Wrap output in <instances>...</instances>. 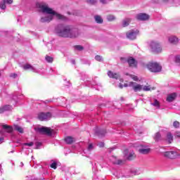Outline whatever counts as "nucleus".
<instances>
[{
	"instance_id": "obj_1",
	"label": "nucleus",
	"mask_w": 180,
	"mask_h": 180,
	"mask_svg": "<svg viewBox=\"0 0 180 180\" xmlns=\"http://www.w3.org/2000/svg\"><path fill=\"white\" fill-rule=\"evenodd\" d=\"M37 8H39L41 9V12L43 13H47L48 16L42 17L40 20V22L41 23H49L53 20V18L54 16H56V19H58L59 20H66L67 18L60 13H58L57 12L53 11L51 8H49L46 5H44L41 3H37L36 4Z\"/></svg>"
},
{
	"instance_id": "obj_2",
	"label": "nucleus",
	"mask_w": 180,
	"mask_h": 180,
	"mask_svg": "<svg viewBox=\"0 0 180 180\" xmlns=\"http://www.w3.org/2000/svg\"><path fill=\"white\" fill-rule=\"evenodd\" d=\"M56 32L60 37L74 39L79 36V30L71 28L70 26L64 24H58L56 27Z\"/></svg>"
},
{
	"instance_id": "obj_3",
	"label": "nucleus",
	"mask_w": 180,
	"mask_h": 180,
	"mask_svg": "<svg viewBox=\"0 0 180 180\" xmlns=\"http://www.w3.org/2000/svg\"><path fill=\"white\" fill-rule=\"evenodd\" d=\"M147 68L150 72H160L162 70V67L158 63H149L147 65Z\"/></svg>"
},
{
	"instance_id": "obj_4",
	"label": "nucleus",
	"mask_w": 180,
	"mask_h": 180,
	"mask_svg": "<svg viewBox=\"0 0 180 180\" xmlns=\"http://www.w3.org/2000/svg\"><path fill=\"white\" fill-rule=\"evenodd\" d=\"M150 49L153 53H161L162 50L161 45L155 41H152L150 43Z\"/></svg>"
},
{
	"instance_id": "obj_5",
	"label": "nucleus",
	"mask_w": 180,
	"mask_h": 180,
	"mask_svg": "<svg viewBox=\"0 0 180 180\" xmlns=\"http://www.w3.org/2000/svg\"><path fill=\"white\" fill-rule=\"evenodd\" d=\"M38 119L41 122H44L46 120H50L51 119V112H40L38 114Z\"/></svg>"
},
{
	"instance_id": "obj_6",
	"label": "nucleus",
	"mask_w": 180,
	"mask_h": 180,
	"mask_svg": "<svg viewBox=\"0 0 180 180\" xmlns=\"http://www.w3.org/2000/svg\"><path fill=\"white\" fill-rule=\"evenodd\" d=\"M2 127L4 130L0 131V136L2 137H5L6 136V133H12L13 131V128L12 127L8 126V124H3Z\"/></svg>"
},
{
	"instance_id": "obj_7",
	"label": "nucleus",
	"mask_w": 180,
	"mask_h": 180,
	"mask_svg": "<svg viewBox=\"0 0 180 180\" xmlns=\"http://www.w3.org/2000/svg\"><path fill=\"white\" fill-rule=\"evenodd\" d=\"M37 131L38 133H41L42 134H47L48 136H51L53 134V131H51V129L46 127H38L37 128Z\"/></svg>"
},
{
	"instance_id": "obj_8",
	"label": "nucleus",
	"mask_w": 180,
	"mask_h": 180,
	"mask_svg": "<svg viewBox=\"0 0 180 180\" xmlns=\"http://www.w3.org/2000/svg\"><path fill=\"white\" fill-rule=\"evenodd\" d=\"M164 157L165 158H169L170 160H175L176 157H178L179 154L176 153V151L170 150V151H166L163 153Z\"/></svg>"
},
{
	"instance_id": "obj_9",
	"label": "nucleus",
	"mask_w": 180,
	"mask_h": 180,
	"mask_svg": "<svg viewBox=\"0 0 180 180\" xmlns=\"http://www.w3.org/2000/svg\"><path fill=\"white\" fill-rule=\"evenodd\" d=\"M137 34H139V30H131L126 33V36L129 40H136Z\"/></svg>"
},
{
	"instance_id": "obj_10",
	"label": "nucleus",
	"mask_w": 180,
	"mask_h": 180,
	"mask_svg": "<svg viewBox=\"0 0 180 180\" xmlns=\"http://www.w3.org/2000/svg\"><path fill=\"white\" fill-rule=\"evenodd\" d=\"M129 86L132 88L134 92H140L143 89V85L139 84L134 82H130Z\"/></svg>"
},
{
	"instance_id": "obj_11",
	"label": "nucleus",
	"mask_w": 180,
	"mask_h": 180,
	"mask_svg": "<svg viewBox=\"0 0 180 180\" xmlns=\"http://www.w3.org/2000/svg\"><path fill=\"white\" fill-rule=\"evenodd\" d=\"M94 133L96 136H98V137H105V134H106V129H101L98 127H96L94 129Z\"/></svg>"
},
{
	"instance_id": "obj_12",
	"label": "nucleus",
	"mask_w": 180,
	"mask_h": 180,
	"mask_svg": "<svg viewBox=\"0 0 180 180\" xmlns=\"http://www.w3.org/2000/svg\"><path fill=\"white\" fill-rule=\"evenodd\" d=\"M150 16L144 13H139L136 15V19L138 20H148Z\"/></svg>"
},
{
	"instance_id": "obj_13",
	"label": "nucleus",
	"mask_w": 180,
	"mask_h": 180,
	"mask_svg": "<svg viewBox=\"0 0 180 180\" xmlns=\"http://www.w3.org/2000/svg\"><path fill=\"white\" fill-rule=\"evenodd\" d=\"M9 110H12V105H5L0 108V114L5 113V112H9Z\"/></svg>"
},
{
	"instance_id": "obj_14",
	"label": "nucleus",
	"mask_w": 180,
	"mask_h": 180,
	"mask_svg": "<svg viewBox=\"0 0 180 180\" xmlns=\"http://www.w3.org/2000/svg\"><path fill=\"white\" fill-rule=\"evenodd\" d=\"M141 148L139 149V153H140V154H149L150 151H151V149L146 148V146L141 145Z\"/></svg>"
},
{
	"instance_id": "obj_15",
	"label": "nucleus",
	"mask_w": 180,
	"mask_h": 180,
	"mask_svg": "<svg viewBox=\"0 0 180 180\" xmlns=\"http://www.w3.org/2000/svg\"><path fill=\"white\" fill-rule=\"evenodd\" d=\"M176 99V93H172L167 97V102H174V100Z\"/></svg>"
},
{
	"instance_id": "obj_16",
	"label": "nucleus",
	"mask_w": 180,
	"mask_h": 180,
	"mask_svg": "<svg viewBox=\"0 0 180 180\" xmlns=\"http://www.w3.org/2000/svg\"><path fill=\"white\" fill-rule=\"evenodd\" d=\"M108 75L109 78H113L114 79H119L120 78V76L117 73H113V72L109 70L108 72Z\"/></svg>"
},
{
	"instance_id": "obj_17",
	"label": "nucleus",
	"mask_w": 180,
	"mask_h": 180,
	"mask_svg": "<svg viewBox=\"0 0 180 180\" xmlns=\"http://www.w3.org/2000/svg\"><path fill=\"white\" fill-rule=\"evenodd\" d=\"M166 141H167L169 144H171V143L174 141V136L171 132H167L166 136Z\"/></svg>"
},
{
	"instance_id": "obj_18",
	"label": "nucleus",
	"mask_w": 180,
	"mask_h": 180,
	"mask_svg": "<svg viewBox=\"0 0 180 180\" xmlns=\"http://www.w3.org/2000/svg\"><path fill=\"white\" fill-rule=\"evenodd\" d=\"M24 70H31L33 72H37V70L34 68L32 65L30 64H26L23 66Z\"/></svg>"
},
{
	"instance_id": "obj_19",
	"label": "nucleus",
	"mask_w": 180,
	"mask_h": 180,
	"mask_svg": "<svg viewBox=\"0 0 180 180\" xmlns=\"http://www.w3.org/2000/svg\"><path fill=\"white\" fill-rule=\"evenodd\" d=\"M127 63L130 67H136V59L130 57L127 60Z\"/></svg>"
},
{
	"instance_id": "obj_20",
	"label": "nucleus",
	"mask_w": 180,
	"mask_h": 180,
	"mask_svg": "<svg viewBox=\"0 0 180 180\" xmlns=\"http://www.w3.org/2000/svg\"><path fill=\"white\" fill-rule=\"evenodd\" d=\"M169 41L172 44H178V41H179V40L178 39V38L176 37L172 36V37H169Z\"/></svg>"
},
{
	"instance_id": "obj_21",
	"label": "nucleus",
	"mask_w": 180,
	"mask_h": 180,
	"mask_svg": "<svg viewBox=\"0 0 180 180\" xmlns=\"http://www.w3.org/2000/svg\"><path fill=\"white\" fill-rule=\"evenodd\" d=\"M155 141L158 143V141H161L162 140V137L161 136V134L160 132H156L155 136H153Z\"/></svg>"
},
{
	"instance_id": "obj_22",
	"label": "nucleus",
	"mask_w": 180,
	"mask_h": 180,
	"mask_svg": "<svg viewBox=\"0 0 180 180\" xmlns=\"http://www.w3.org/2000/svg\"><path fill=\"white\" fill-rule=\"evenodd\" d=\"M65 141L67 144H72L75 141V139L72 136H67L65 138Z\"/></svg>"
},
{
	"instance_id": "obj_23",
	"label": "nucleus",
	"mask_w": 180,
	"mask_h": 180,
	"mask_svg": "<svg viewBox=\"0 0 180 180\" xmlns=\"http://www.w3.org/2000/svg\"><path fill=\"white\" fill-rule=\"evenodd\" d=\"M131 21V20L130 18H125L124 20H122V27H127V26L130 25Z\"/></svg>"
},
{
	"instance_id": "obj_24",
	"label": "nucleus",
	"mask_w": 180,
	"mask_h": 180,
	"mask_svg": "<svg viewBox=\"0 0 180 180\" xmlns=\"http://www.w3.org/2000/svg\"><path fill=\"white\" fill-rule=\"evenodd\" d=\"M94 19L96 23H103V19H102V17H101L100 15H96L94 17Z\"/></svg>"
},
{
	"instance_id": "obj_25",
	"label": "nucleus",
	"mask_w": 180,
	"mask_h": 180,
	"mask_svg": "<svg viewBox=\"0 0 180 180\" xmlns=\"http://www.w3.org/2000/svg\"><path fill=\"white\" fill-rule=\"evenodd\" d=\"M14 130H16L17 131H18V133L23 134V128H22V127H20L19 125H15Z\"/></svg>"
},
{
	"instance_id": "obj_26",
	"label": "nucleus",
	"mask_w": 180,
	"mask_h": 180,
	"mask_svg": "<svg viewBox=\"0 0 180 180\" xmlns=\"http://www.w3.org/2000/svg\"><path fill=\"white\" fill-rule=\"evenodd\" d=\"M151 105L153 106H155V108H157L158 109H160V102L157 100L155 99V101L153 103H151Z\"/></svg>"
},
{
	"instance_id": "obj_27",
	"label": "nucleus",
	"mask_w": 180,
	"mask_h": 180,
	"mask_svg": "<svg viewBox=\"0 0 180 180\" xmlns=\"http://www.w3.org/2000/svg\"><path fill=\"white\" fill-rule=\"evenodd\" d=\"M75 50H77L78 51H82L84 50V46L81 45H76L74 46Z\"/></svg>"
},
{
	"instance_id": "obj_28",
	"label": "nucleus",
	"mask_w": 180,
	"mask_h": 180,
	"mask_svg": "<svg viewBox=\"0 0 180 180\" xmlns=\"http://www.w3.org/2000/svg\"><path fill=\"white\" fill-rule=\"evenodd\" d=\"M45 60H46V61H47V63H53V61L54 60L53 57L49 56L47 55L45 57Z\"/></svg>"
},
{
	"instance_id": "obj_29",
	"label": "nucleus",
	"mask_w": 180,
	"mask_h": 180,
	"mask_svg": "<svg viewBox=\"0 0 180 180\" xmlns=\"http://www.w3.org/2000/svg\"><path fill=\"white\" fill-rule=\"evenodd\" d=\"M51 164L50 165L51 168L53 169H57V162H54V160H51Z\"/></svg>"
},
{
	"instance_id": "obj_30",
	"label": "nucleus",
	"mask_w": 180,
	"mask_h": 180,
	"mask_svg": "<svg viewBox=\"0 0 180 180\" xmlns=\"http://www.w3.org/2000/svg\"><path fill=\"white\" fill-rule=\"evenodd\" d=\"M95 60H96V61H99L100 63L103 62V58L99 55L95 56Z\"/></svg>"
},
{
	"instance_id": "obj_31",
	"label": "nucleus",
	"mask_w": 180,
	"mask_h": 180,
	"mask_svg": "<svg viewBox=\"0 0 180 180\" xmlns=\"http://www.w3.org/2000/svg\"><path fill=\"white\" fill-rule=\"evenodd\" d=\"M87 4H89L90 5H95L97 4L98 0H86Z\"/></svg>"
},
{
	"instance_id": "obj_32",
	"label": "nucleus",
	"mask_w": 180,
	"mask_h": 180,
	"mask_svg": "<svg viewBox=\"0 0 180 180\" xmlns=\"http://www.w3.org/2000/svg\"><path fill=\"white\" fill-rule=\"evenodd\" d=\"M41 146H43V143L41 142H36L35 143V148H36V150L40 149V147H41Z\"/></svg>"
},
{
	"instance_id": "obj_33",
	"label": "nucleus",
	"mask_w": 180,
	"mask_h": 180,
	"mask_svg": "<svg viewBox=\"0 0 180 180\" xmlns=\"http://www.w3.org/2000/svg\"><path fill=\"white\" fill-rule=\"evenodd\" d=\"M5 4L6 3L4 1H1V3H0V8L1 9H3V10L6 9V5Z\"/></svg>"
},
{
	"instance_id": "obj_34",
	"label": "nucleus",
	"mask_w": 180,
	"mask_h": 180,
	"mask_svg": "<svg viewBox=\"0 0 180 180\" xmlns=\"http://www.w3.org/2000/svg\"><path fill=\"white\" fill-rule=\"evenodd\" d=\"M115 19H116L115 15H108L107 17V20H108L109 22H112V20H115Z\"/></svg>"
},
{
	"instance_id": "obj_35",
	"label": "nucleus",
	"mask_w": 180,
	"mask_h": 180,
	"mask_svg": "<svg viewBox=\"0 0 180 180\" xmlns=\"http://www.w3.org/2000/svg\"><path fill=\"white\" fill-rule=\"evenodd\" d=\"M143 91H151V86H144L143 87H142Z\"/></svg>"
},
{
	"instance_id": "obj_36",
	"label": "nucleus",
	"mask_w": 180,
	"mask_h": 180,
	"mask_svg": "<svg viewBox=\"0 0 180 180\" xmlns=\"http://www.w3.org/2000/svg\"><path fill=\"white\" fill-rule=\"evenodd\" d=\"M173 126H174V127H175L176 129H179V122H178V121H174V122H173Z\"/></svg>"
},
{
	"instance_id": "obj_37",
	"label": "nucleus",
	"mask_w": 180,
	"mask_h": 180,
	"mask_svg": "<svg viewBox=\"0 0 180 180\" xmlns=\"http://www.w3.org/2000/svg\"><path fill=\"white\" fill-rule=\"evenodd\" d=\"M110 1H113V0H100V2L101 4H103V5H105L106 4H109Z\"/></svg>"
},
{
	"instance_id": "obj_38",
	"label": "nucleus",
	"mask_w": 180,
	"mask_h": 180,
	"mask_svg": "<svg viewBox=\"0 0 180 180\" xmlns=\"http://www.w3.org/2000/svg\"><path fill=\"white\" fill-rule=\"evenodd\" d=\"M175 63L180 65V56H176L175 57Z\"/></svg>"
},
{
	"instance_id": "obj_39",
	"label": "nucleus",
	"mask_w": 180,
	"mask_h": 180,
	"mask_svg": "<svg viewBox=\"0 0 180 180\" xmlns=\"http://www.w3.org/2000/svg\"><path fill=\"white\" fill-rule=\"evenodd\" d=\"M134 155V153H130L127 157V160H129V161H131V160H133V157Z\"/></svg>"
},
{
	"instance_id": "obj_40",
	"label": "nucleus",
	"mask_w": 180,
	"mask_h": 180,
	"mask_svg": "<svg viewBox=\"0 0 180 180\" xmlns=\"http://www.w3.org/2000/svg\"><path fill=\"white\" fill-rule=\"evenodd\" d=\"M174 138L175 139H180V131H176L174 133Z\"/></svg>"
},
{
	"instance_id": "obj_41",
	"label": "nucleus",
	"mask_w": 180,
	"mask_h": 180,
	"mask_svg": "<svg viewBox=\"0 0 180 180\" xmlns=\"http://www.w3.org/2000/svg\"><path fill=\"white\" fill-rule=\"evenodd\" d=\"M34 143H33V142L23 143V146H28V147H32V146H34Z\"/></svg>"
},
{
	"instance_id": "obj_42",
	"label": "nucleus",
	"mask_w": 180,
	"mask_h": 180,
	"mask_svg": "<svg viewBox=\"0 0 180 180\" xmlns=\"http://www.w3.org/2000/svg\"><path fill=\"white\" fill-rule=\"evenodd\" d=\"M88 151H92L94 150V144L90 143L87 148Z\"/></svg>"
},
{
	"instance_id": "obj_43",
	"label": "nucleus",
	"mask_w": 180,
	"mask_h": 180,
	"mask_svg": "<svg viewBox=\"0 0 180 180\" xmlns=\"http://www.w3.org/2000/svg\"><path fill=\"white\" fill-rule=\"evenodd\" d=\"M10 78H13V79L18 78V74H16V73H11L10 74Z\"/></svg>"
},
{
	"instance_id": "obj_44",
	"label": "nucleus",
	"mask_w": 180,
	"mask_h": 180,
	"mask_svg": "<svg viewBox=\"0 0 180 180\" xmlns=\"http://www.w3.org/2000/svg\"><path fill=\"white\" fill-rule=\"evenodd\" d=\"M3 1L11 5V4H13V0H3Z\"/></svg>"
},
{
	"instance_id": "obj_45",
	"label": "nucleus",
	"mask_w": 180,
	"mask_h": 180,
	"mask_svg": "<svg viewBox=\"0 0 180 180\" xmlns=\"http://www.w3.org/2000/svg\"><path fill=\"white\" fill-rule=\"evenodd\" d=\"M131 78H132V79L134 81H139V77L137 76H135V75H131Z\"/></svg>"
},
{
	"instance_id": "obj_46",
	"label": "nucleus",
	"mask_w": 180,
	"mask_h": 180,
	"mask_svg": "<svg viewBox=\"0 0 180 180\" xmlns=\"http://www.w3.org/2000/svg\"><path fill=\"white\" fill-rule=\"evenodd\" d=\"M98 147H100V148H102L105 147V143H103V142H100V143H98Z\"/></svg>"
},
{
	"instance_id": "obj_47",
	"label": "nucleus",
	"mask_w": 180,
	"mask_h": 180,
	"mask_svg": "<svg viewBox=\"0 0 180 180\" xmlns=\"http://www.w3.org/2000/svg\"><path fill=\"white\" fill-rule=\"evenodd\" d=\"M13 101H15V103L18 102V96L16 94L13 96Z\"/></svg>"
},
{
	"instance_id": "obj_48",
	"label": "nucleus",
	"mask_w": 180,
	"mask_h": 180,
	"mask_svg": "<svg viewBox=\"0 0 180 180\" xmlns=\"http://www.w3.org/2000/svg\"><path fill=\"white\" fill-rule=\"evenodd\" d=\"M4 140L5 139H4V136L0 137V144H2V143H4Z\"/></svg>"
},
{
	"instance_id": "obj_49",
	"label": "nucleus",
	"mask_w": 180,
	"mask_h": 180,
	"mask_svg": "<svg viewBox=\"0 0 180 180\" xmlns=\"http://www.w3.org/2000/svg\"><path fill=\"white\" fill-rule=\"evenodd\" d=\"M124 153H129V150L126 149L124 150ZM130 153H134L133 150L130 151Z\"/></svg>"
},
{
	"instance_id": "obj_50",
	"label": "nucleus",
	"mask_w": 180,
	"mask_h": 180,
	"mask_svg": "<svg viewBox=\"0 0 180 180\" xmlns=\"http://www.w3.org/2000/svg\"><path fill=\"white\" fill-rule=\"evenodd\" d=\"M122 161L119 160H117V165H120V164H122Z\"/></svg>"
},
{
	"instance_id": "obj_51",
	"label": "nucleus",
	"mask_w": 180,
	"mask_h": 180,
	"mask_svg": "<svg viewBox=\"0 0 180 180\" xmlns=\"http://www.w3.org/2000/svg\"><path fill=\"white\" fill-rule=\"evenodd\" d=\"M129 85H130V83H129V84H124V86L125 88H127V86H130Z\"/></svg>"
},
{
	"instance_id": "obj_52",
	"label": "nucleus",
	"mask_w": 180,
	"mask_h": 180,
	"mask_svg": "<svg viewBox=\"0 0 180 180\" xmlns=\"http://www.w3.org/2000/svg\"><path fill=\"white\" fill-rule=\"evenodd\" d=\"M123 84H120V85H119V88H120L121 89L123 88Z\"/></svg>"
},
{
	"instance_id": "obj_53",
	"label": "nucleus",
	"mask_w": 180,
	"mask_h": 180,
	"mask_svg": "<svg viewBox=\"0 0 180 180\" xmlns=\"http://www.w3.org/2000/svg\"><path fill=\"white\" fill-rule=\"evenodd\" d=\"M23 165H25L23 164V162H20V167H23Z\"/></svg>"
},
{
	"instance_id": "obj_54",
	"label": "nucleus",
	"mask_w": 180,
	"mask_h": 180,
	"mask_svg": "<svg viewBox=\"0 0 180 180\" xmlns=\"http://www.w3.org/2000/svg\"><path fill=\"white\" fill-rule=\"evenodd\" d=\"M72 64H75V60H72Z\"/></svg>"
},
{
	"instance_id": "obj_55",
	"label": "nucleus",
	"mask_w": 180,
	"mask_h": 180,
	"mask_svg": "<svg viewBox=\"0 0 180 180\" xmlns=\"http://www.w3.org/2000/svg\"><path fill=\"white\" fill-rule=\"evenodd\" d=\"M163 2H168L169 0H162Z\"/></svg>"
},
{
	"instance_id": "obj_56",
	"label": "nucleus",
	"mask_w": 180,
	"mask_h": 180,
	"mask_svg": "<svg viewBox=\"0 0 180 180\" xmlns=\"http://www.w3.org/2000/svg\"><path fill=\"white\" fill-rule=\"evenodd\" d=\"M120 100L121 101H124V98H123V97H121Z\"/></svg>"
},
{
	"instance_id": "obj_57",
	"label": "nucleus",
	"mask_w": 180,
	"mask_h": 180,
	"mask_svg": "<svg viewBox=\"0 0 180 180\" xmlns=\"http://www.w3.org/2000/svg\"><path fill=\"white\" fill-rule=\"evenodd\" d=\"M1 168H2V166L0 165V171H1Z\"/></svg>"
},
{
	"instance_id": "obj_58",
	"label": "nucleus",
	"mask_w": 180,
	"mask_h": 180,
	"mask_svg": "<svg viewBox=\"0 0 180 180\" xmlns=\"http://www.w3.org/2000/svg\"><path fill=\"white\" fill-rule=\"evenodd\" d=\"M152 89H155V88H154V87H153V88H152Z\"/></svg>"
},
{
	"instance_id": "obj_59",
	"label": "nucleus",
	"mask_w": 180,
	"mask_h": 180,
	"mask_svg": "<svg viewBox=\"0 0 180 180\" xmlns=\"http://www.w3.org/2000/svg\"><path fill=\"white\" fill-rule=\"evenodd\" d=\"M1 72H0V77H1Z\"/></svg>"
}]
</instances>
